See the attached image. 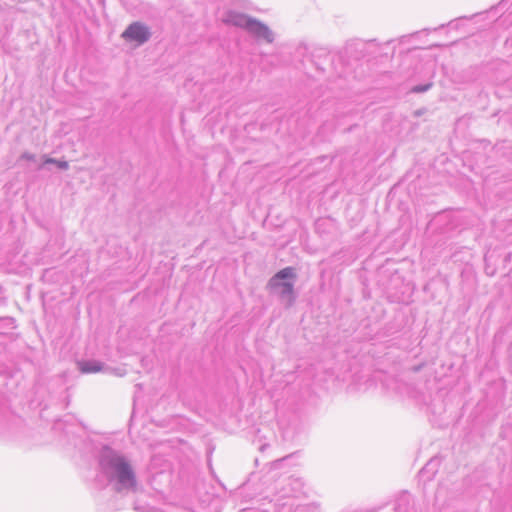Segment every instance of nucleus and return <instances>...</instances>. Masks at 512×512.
<instances>
[{"label":"nucleus","instance_id":"nucleus-3","mask_svg":"<svg viewBox=\"0 0 512 512\" xmlns=\"http://www.w3.org/2000/svg\"><path fill=\"white\" fill-rule=\"evenodd\" d=\"M247 30L258 38L268 42L272 41V33L269 28L254 18H252Z\"/></svg>","mask_w":512,"mask_h":512},{"label":"nucleus","instance_id":"nucleus-5","mask_svg":"<svg viewBox=\"0 0 512 512\" xmlns=\"http://www.w3.org/2000/svg\"><path fill=\"white\" fill-rule=\"evenodd\" d=\"M252 18L245 14H232L230 15V22L236 26L245 28L247 30Z\"/></svg>","mask_w":512,"mask_h":512},{"label":"nucleus","instance_id":"nucleus-6","mask_svg":"<svg viewBox=\"0 0 512 512\" xmlns=\"http://www.w3.org/2000/svg\"><path fill=\"white\" fill-rule=\"evenodd\" d=\"M80 370L82 373H96L101 371L102 366L100 363H89V362H82L79 364Z\"/></svg>","mask_w":512,"mask_h":512},{"label":"nucleus","instance_id":"nucleus-1","mask_svg":"<svg viewBox=\"0 0 512 512\" xmlns=\"http://www.w3.org/2000/svg\"><path fill=\"white\" fill-rule=\"evenodd\" d=\"M111 464L117 473V477L120 483L129 486L134 485L135 480L133 471L130 465L123 458L115 457Z\"/></svg>","mask_w":512,"mask_h":512},{"label":"nucleus","instance_id":"nucleus-9","mask_svg":"<svg viewBox=\"0 0 512 512\" xmlns=\"http://www.w3.org/2000/svg\"><path fill=\"white\" fill-rule=\"evenodd\" d=\"M426 89H427V87H419V86H417V87H414V88H413V91H414V92H423V91H425Z\"/></svg>","mask_w":512,"mask_h":512},{"label":"nucleus","instance_id":"nucleus-2","mask_svg":"<svg viewBox=\"0 0 512 512\" xmlns=\"http://www.w3.org/2000/svg\"><path fill=\"white\" fill-rule=\"evenodd\" d=\"M122 37L127 41L135 42L136 44L140 45L149 39L150 33L146 26L136 22L131 24L123 32Z\"/></svg>","mask_w":512,"mask_h":512},{"label":"nucleus","instance_id":"nucleus-4","mask_svg":"<svg viewBox=\"0 0 512 512\" xmlns=\"http://www.w3.org/2000/svg\"><path fill=\"white\" fill-rule=\"evenodd\" d=\"M294 270L291 267L284 268L280 270L270 281V286L273 288H276L280 286L281 283H279V280L285 279V278H294Z\"/></svg>","mask_w":512,"mask_h":512},{"label":"nucleus","instance_id":"nucleus-8","mask_svg":"<svg viewBox=\"0 0 512 512\" xmlns=\"http://www.w3.org/2000/svg\"><path fill=\"white\" fill-rule=\"evenodd\" d=\"M282 288V294L292 295L293 293V284L292 283H282L280 286Z\"/></svg>","mask_w":512,"mask_h":512},{"label":"nucleus","instance_id":"nucleus-7","mask_svg":"<svg viewBox=\"0 0 512 512\" xmlns=\"http://www.w3.org/2000/svg\"><path fill=\"white\" fill-rule=\"evenodd\" d=\"M44 163L45 164L57 165V167H59L60 169H67L68 168V163L66 161H58V160H55L53 158H46L44 160Z\"/></svg>","mask_w":512,"mask_h":512}]
</instances>
